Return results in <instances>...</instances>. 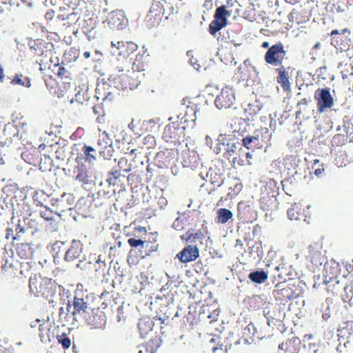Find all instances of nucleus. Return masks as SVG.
<instances>
[{
    "label": "nucleus",
    "instance_id": "1",
    "mask_svg": "<svg viewBox=\"0 0 353 353\" xmlns=\"http://www.w3.org/2000/svg\"><path fill=\"white\" fill-rule=\"evenodd\" d=\"M184 114H179L176 117H170L169 123L164 128L162 139L167 143L174 145H179L185 140L188 131L196 125V114L199 110L196 105L188 106Z\"/></svg>",
    "mask_w": 353,
    "mask_h": 353
},
{
    "label": "nucleus",
    "instance_id": "2",
    "mask_svg": "<svg viewBox=\"0 0 353 353\" xmlns=\"http://www.w3.org/2000/svg\"><path fill=\"white\" fill-rule=\"evenodd\" d=\"M143 77V74L134 70L130 67V62L124 59L121 62L118 61L110 80L117 89L128 91L137 89L141 85Z\"/></svg>",
    "mask_w": 353,
    "mask_h": 353
},
{
    "label": "nucleus",
    "instance_id": "3",
    "mask_svg": "<svg viewBox=\"0 0 353 353\" xmlns=\"http://www.w3.org/2000/svg\"><path fill=\"white\" fill-rule=\"evenodd\" d=\"M29 288L32 294L36 296H42L49 302H53L56 294L57 286L51 279L34 275L29 279Z\"/></svg>",
    "mask_w": 353,
    "mask_h": 353
},
{
    "label": "nucleus",
    "instance_id": "4",
    "mask_svg": "<svg viewBox=\"0 0 353 353\" xmlns=\"http://www.w3.org/2000/svg\"><path fill=\"white\" fill-rule=\"evenodd\" d=\"M72 308L70 312L74 319L77 317H84L89 310V303H88V296L85 295L82 290H76L72 303H68L67 310Z\"/></svg>",
    "mask_w": 353,
    "mask_h": 353
},
{
    "label": "nucleus",
    "instance_id": "5",
    "mask_svg": "<svg viewBox=\"0 0 353 353\" xmlns=\"http://www.w3.org/2000/svg\"><path fill=\"white\" fill-rule=\"evenodd\" d=\"M274 298L280 302H286L299 296V290L295 284L277 283L272 291Z\"/></svg>",
    "mask_w": 353,
    "mask_h": 353
},
{
    "label": "nucleus",
    "instance_id": "6",
    "mask_svg": "<svg viewBox=\"0 0 353 353\" xmlns=\"http://www.w3.org/2000/svg\"><path fill=\"white\" fill-rule=\"evenodd\" d=\"M286 51L284 46L281 42L276 43L268 48L265 54V61L268 64L274 67L283 65V61L285 59Z\"/></svg>",
    "mask_w": 353,
    "mask_h": 353
},
{
    "label": "nucleus",
    "instance_id": "7",
    "mask_svg": "<svg viewBox=\"0 0 353 353\" xmlns=\"http://www.w3.org/2000/svg\"><path fill=\"white\" fill-rule=\"evenodd\" d=\"M317 110L319 113L324 112L331 108L334 103V98L330 94V88H318L314 92Z\"/></svg>",
    "mask_w": 353,
    "mask_h": 353
},
{
    "label": "nucleus",
    "instance_id": "8",
    "mask_svg": "<svg viewBox=\"0 0 353 353\" xmlns=\"http://www.w3.org/2000/svg\"><path fill=\"white\" fill-rule=\"evenodd\" d=\"M236 101L234 90L229 86L224 87L214 100V104L218 109H228L232 108Z\"/></svg>",
    "mask_w": 353,
    "mask_h": 353
},
{
    "label": "nucleus",
    "instance_id": "9",
    "mask_svg": "<svg viewBox=\"0 0 353 353\" xmlns=\"http://www.w3.org/2000/svg\"><path fill=\"white\" fill-rule=\"evenodd\" d=\"M311 15L310 6L304 3L293 8L288 15V19L292 24L300 25L307 22Z\"/></svg>",
    "mask_w": 353,
    "mask_h": 353
},
{
    "label": "nucleus",
    "instance_id": "10",
    "mask_svg": "<svg viewBox=\"0 0 353 353\" xmlns=\"http://www.w3.org/2000/svg\"><path fill=\"white\" fill-rule=\"evenodd\" d=\"M45 42L42 39H35L30 42V49L35 57H39L37 60L41 65L48 63L52 52L50 50H45Z\"/></svg>",
    "mask_w": 353,
    "mask_h": 353
},
{
    "label": "nucleus",
    "instance_id": "11",
    "mask_svg": "<svg viewBox=\"0 0 353 353\" xmlns=\"http://www.w3.org/2000/svg\"><path fill=\"white\" fill-rule=\"evenodd\" d=\"M111 47L114 54L121 56L125 59L138 48L137 44L134 42L119 41L117 39L111 41Z\"/></svg>",
    "mask_w": 353,
    "mask_h": 353
},
{
    "label": "nucleus",
    "instance_id": "12",
    "mask_svg": "<svg viewBox=\"0 0 353 353\" xmlns=\"http://www.w3.org/2000/svg\"><path fill=\"white\" fill-rule=\"evenodd\" d=\"M237 218L243 223H252L257 219V212L252 204L241 201L237 205Z\"/></svg>",
    "mask_w": 353,
    "mask_h": 353
},
{
    "label": "nucleus",
    "instance_id": "13",
    "mask_svg": "<svg viewBox=\"0 0 353 353\" xmlns=\"http://www.w3.org/2000/svg\"><path fill=\"white\" fill-rule=\"evenodd\" d=\"M88 325L94 329H102L106 323L105 313L99 308L92 310L90 314H87L83 317Z\"/></svg>",
    "mask_w": 353,
    "mask_h": 353
},
{
    "label": "nucleus",
    "instance_id": "14",
    "mask_svg": "<svg viewBox=\"0 0 353 353\" xmlns=\"http://www.w3.org/2000/svg\"><path fill=\"white\" fill-rule=\"evenodd\" d=\"M112 143V140L105 131L99 134L97 140V145L99 148V152L105 159H110L113 155Z\"/></svg>",
    "mask_w": 353,
    "mask_h": 353
},
{
    "label": "nucleus",
    "instance_id": "15",
    "mask_svg": "<svg viewBox=\"0 0 353 353\" xmlns=\"http://www.w3.org/2000/svg\"><path fill=\"white\" fill-rule=\"evenodd\" d=\"M207 231L204 230H194L189 229L185 234L181 236V239L188 245H196L199 248L200 245H203V240L207 234Z\"/></svg>",
    "mask_w": 353,
    "mask_h": 353
},
{
    "label": "nucleus",
    "instance_id": "16",
    "mask_svg": "<svg viewBox=\"0 0 353 353\" xmlns=\"http://www.w3.org/2000/svg\"><path fill=\"white\" fill-rule=\"evenodd\" d=\"M19 261L12 257L6 259L5 263L1 265V273L6 279H12L18 276L21 271Z\"/></svg>",
    "mask_w": 353,
    "mask_h": 353
},
{
    "label": "nucleus",
    "instance_id": "17",
    "mask_svg": "<svg viewBox=\"0 0 353 353\" xmlns=\"http://www.w3.org/2000/svg\"><path fill=\"white\" fill-rule=\"evenodd\" d=\"M350 34V31L347 28H344L339 32L338 30H333L331 33V44L336 49L341 51L348 48V43L347 37H344L343 34Z\"/></svg>",
    "mask_w": 353,
    "mask_h": 353
},
{
    "label": "nucleus",
    "instance_id": "18",
    "mask_svg": "<svg viewBox=\"0 0 353 353\" xmlns=\"http://www.w3.org/2000/svg\"><path fill=\"white\" fill-rule=\"evenodd\" d=\"M199 256V248L196 245H187L176 254L177 259L183 263L195 261Z\"/></svg>",
    "mask_w": 353,
    "mask_h": 353
},
{
    "label": "nucleus",
    "instance_id": "19",
    "mask_svg": "<svg viewBox=\"0 0 353 353\" xmlns=\"http://www.w3.org/2000/svg\"><path fill=\"white\" fill-rule=\"evenodd\" d=\"M341 265L334 259L327 261L324 265L323 276L325 279H339L341 275Z\"/></svg>",
    "mask_w": 353,
    "mask_h": 353
},
{
    "label": "nucleus",
    "instance_id": "20",
    "mask_svg": "<svg viewBox=\"0 0 353 353\" xmlns=\"http://www.w3.org/2000/svg\"><path fill=\"white\" fill-rule=\"evenodd\" d=\"M75 198L72 194L63 193L61 198L56 200L55 206L59 212H65L72 209Z\"/></svg>",
    "mask_w": 353,
    "mask_h": 353
},
{
    "label": "nucleus",
    "instance_id": "21",
    "mask_svg": "<svg viewBox=\"0 0 353 353\" xmlns=\"http://www.w3.org/2000/svg\"><path fill=\"white\" fill-rule=\"evenodd\" d=\"M301 345V341L299 338L293 336L280 343L279 349L284 351L285 353H299Z\"/></svg>",
    "mask_w": 353,
    "mask_h": 353
},
{
    "label": "nucleus",
    "instance_id": "22",
    "mask_svg": "<svg viewBox=\"0 0 353 353\" xmlns=\"http://www.w3.org/2000/svg\"><path fill=\"white\" fill-rule=\"evenodd\" d=\"M288 216L290 220L306 221L305 210L303 205L299 203H294L288 210Z\"/></svg>",
    "mask_w": 353,
    "mask_h": 353
},
{
    "label": "nucleus",
    "instance_id": "23",
    "mask_svg": "<svg viewBox=\"0 0 353 353\" xmlns=\"http://www.w3.org/2000/svg\"><path fill=\"white\" fill-rule=\"evenodd\" d=\"M82 253V244L79 241L73 240L70 248L67 250L65 259L72 262L79 259Z\"/></svg>",
    "mask_w": 353,
    "mask_h": 353
},
{
    "label": "nucleus",
    "instance_id": "24",
    "mask_svg": "<svg viewBox=\"0 0 353 353\" xmlns=\"http://www.w3.org/2000/svg\"><path fill=\"white\" fill-rule=\"evenodd\" d=\"M75 174L74 179L82 184H88L90 183V176L88 169L83 164H79L74 169Z\"/></svg>",
    "mask_w": 353,
    "mask_h": 353
},
{
    "label": "nucleus",
    "instance_id": "25",
    "mask_svg": "<svg viewBox=\"0 0 353 353\" xmlns=\"http://www.w3.org/2000/svg\"><path fill=\"white\" fill-rule=\"evenodd\" d=\"M127 19L123 13L120 12H112L108 19V23L113 28L123 29L125 26Z\"/></svg>",
    "mask_w": 353,
    "mask_h": 353
},
{
    "label": "nucleus",
    "instance_id": "26",
    "mask_svg": "<svg viewBox=\"0 0 353 353\" xmlns=\"http://www.w3.org/2000/svg\"><path fill=\"white\" fill-rule=\"evenodd\" d=\"M323 283L325 285V289L327 293L332 295L337 294L340 290L343 288L344 285L339 279H324Z\"/></svg>",
    "mask_w": 353,
    "mask_h": 353
},
{
    "label": "nucleus",
    "instance_id": "27",
    "mask_svg": "<svg viewBox=\"0 0 353 353\" xmlns=\"http://www.w3.org/2000/svg\"><path fill=\"white\" fill-rule=\"evenodd\" d=\"M276 72L278 73L276 77L277 83H279L285 90H288L290 87V83L288 72L286 71L285 67L283 65L278 67L276 68Z\"/></svg>",
    "mask_w": 353,
    "mask_h": 353
},
{
    "label": "nucleus",
    "instance_id": "28",
    "mask_svg": "<svg viewBox=\"0 0 353 353\" xmlns=\"http://www.w3.org/2000/svg\"><path fill=\"white\" fill-rule=\"evenodd\" d=\"M346 8V4L342 0H330L325 6L327 11L334 14L344 12Z\"/></svg>",
    "mask_w": 353,
    "mask_h": 353
},
{
    "label": "nucleus",
    "instance_id": "29",
    "mask_svg": "<svg viewBox=\"0 0 353 353\" xmlns=\"http://www.w3.org/2000/svg\"><path fill=\"white\" fill-rule=\"evenodd\" d=\"M16 252L17 255L21 259H30L33 255V248L29 243H19L16 247Z\"/></svg>",
    "mask_w": 353,
    "mask_h": 353
},
{
    "label": "nucleus",
    "instance_id": "30",
    "mask_svg": "<svg viewBox=\"0 0 353 353\" xmlns=\"http://www.w3.org/2000/svg\"><path fill=\"white\" fill-rule=\"evenodd\" d=\"M44 81L50 92L58 96L61 95L60 82L57 78L54 79L51 75L46 76Z\"/></svg>",
    "mask_w": 353,
    "mask_h": 353
},
{
    "label": "nucleus",
    "instance_id": "31",
    "mask_svg": "<svg viewBox=\"0 0 353 353\" xmlns=\"http://www.w3.org/2000/svg\"><path fill=\"white\" fill-rule=\"evenodd\" d=\"M307 260L310 261L313 266L318 267L323 263V256L321 252L319 250H316L311 246L309 248V254L307 256Z\"/></svg>",
    "mask_w": 353,
    "mask_h": 353
},
{
    "label": "nucleus",
    "instance_id": "32",
    "mask_svg": "<svg viewBox=\"0 0 353 353\" xmlns=\"http://www.w3.org/2000/svg\"><path fill=\"white\" fill-rule=\"evenodd\" d=\"M242 144L248 150L259 146L261 145L259 134L246 136L242 139Z\"/></svg>",
    "mask_w": 353,
    "mask_h": 353
},
{
    "label": "nucleus",
    "instance_id": "33",
    "mask_svg": "<svg viewBox=\"0 0 353 353\" xmlns=\"http://www.w3.org/2000/svg\"><path fill=\"white\" fill-rule=\"evenodd\" d=\"M198 164V157L193 152H187L183 154V165L184 167L194 168Z\"/></svg>",
    "mask_w": 353,
    "mask_h": 353
},
{
    "label": "nucleus",
    "instance_id": "34",
    "mask_svg": "<svg viewBox=\"0 0 353 353\" xmlns=\"http://www.w3.org/2000/svg\"><path fill=\"white\" fill-rule=\"evenodd\" d=\"M50 323L49 321H43L39 326V337L41 341H50Z\"/></svg>",
    "mask_w": 353,
    "mask_h": 353
},
{
    "label": "nucleus",
    "instance_id": "35",
    "mask_svg": "<svg viewBox=\"0 0 353 353\" xmlns=\"http://www.w3.org/2000/svg\"><path fill=\"white\" fill-rule=\"evenodd\" d=\"M232 212L226 208H220L217 211L216 222L224 224L232 218Z\"/></svg>",
    "mask_w": 353,
    "mask_h": 353
},
{
    "label": "nucleus",
    "instance_id": "36",
    "mask_svg": "<svg viewBox=\"0 0 353 353\" xmlns=\"http://www.w3.org/2000/svg\"><path fill=\"white\" fill-rule=\"evenodd\" d=\"M10 83L13 85H20L26 88H30L31 86L30 78L23 75L22 74H16L11 80Z\"/></svg>",
    "mask_w": 353,
    "mask_h": 353
},
{
    "label": "nucleus",
    "instance_id": "37",
    "mask_svg": "<svg viewBox=\"0 0 353 353\" xmlns=\"http://www.w3.org/2000/svg\"><path fill=\"white\" fill-rule=\"evenodd\" d=\"M248 278L256 283H263L268 279V274L263 270L250 272Z\"/></svg>",
    "mask_w": 353,
    "mask_h": 353
},
{
    "label": "nucleus",
    "instance_id": "38",
    "mask_svg": "<svg viewBox=\"0 0 353 353\" xmlns=\"http://www.w3.org/2000/svg\"><path fill=\"white\" fill-rule=\"evenodd\" d=\"M82 152L86 162L92 163L96 160L97 152L92 147L85 145L82 148Z\"/></svg>",
    "mask_w": 353,
    "mask_h": 353
},
{
    "label": "nucleus",
    "instance_id": "39",
    "mask_svg": "<svg viewBox=\"0 0 353 353\" xmlns=\"http://www.w3.org/2000/svg\"><path fill=\"white\" fill-rule=\"evenodd\" d=\"M161 345V340L160 337L159 336H155L146 343V351L150 353H156Z\"/></svg>",
    "mask_w": 353,
    "mask_h": 353
},
{
    "label": "nucleus",
    "instance_id": "40",
    "mask_svg": "<svg viewBox=\"0 0 353 353\" xmlns=\"http://www.w3.org/2000/svg\"><path fill=\"white\" fill-rule=\"evenodd\" d=\"M96 93L97 95V99H101L104 102H111L115 100L116 94L112 92H105L104 90L101 91V88L98 86L96 88Z\"/></svg>",
    "mask_w": 353,
    "mask_h": 353
},
{
    "label": "nucleus",
    "instance_id": "41",
    "mask_svg": "<svg viewBox=\"0 0 353 353\" xmlns=\"http://www.w3.org/2000/svg\"><path fill=\"white\" fill-rule=\"evenodd\" d=\"M260 110L261 107L256 102L254 103H249L248 107L245 109L246 119L248 121L253 120L254 117L259 112Z\"/></svg>",
    "mask_w": 353,
    "mask_h": 353
},
{
    "label": "nucleus",
    "instance_id": "42",
    "mask_svg": "<svg viewBox=\"0 0 353 353\" xmlns=\"http://www.w3.org/2000/svg\"><path fill=\"white\" fill-rule=\"evenodd\" d=\"M121 176V174L119 170L112 169L108 173L106 182L109 185H117L119 184V179Z\"/></svg>",
    "mask_w": 353,
    "mask_h": 353
},
{
    "label": "nucleus",
    "instance_id": "43",
    "mask_svg": "<svg viewBox=\"0 0 353 353\" xmlns=\"http://www.w3.org/2000/svg\"><path fill=\"white\" fill-rule=\"evenodd\" d=\"M138 327L141 334H145L148 332L152 331L153 323L148 318H143L140 319Z\"/></svg>",
    "mask_w": 353,
    "mask_h": 353
},
{
    "label": "nucleus",
    "instance_id": "44",
    "mask_svg": "<svg viewBox=\"0 0 353 353\" xmlns=\"http://www.w3.org/2000/svg\"><path fill=\"white\" fill-rule=\"evenodd\" d=\"M334 161L338 167H343L347 165L350 161L345 151H339L335 156Z\"/></svg>",
    "mask_w": 353,
    "mask_h": 353
},
{
    "label": "nucleus",
    "instance_id": "45",
    "mask_svg": "<svg viewBox=\"0 0 353 353\" xmlns=\"http://www.w3.org/2000/svg\"><path fill=\"white\" fill-rule=\"evenodd\" d=\"M226 26L224 23V19L219 21L214 18L209 25V32L212 35H215L216 33Z\"/></svg>",
    "mask_w": 353,
    "mask_h": 353
},
{
    "label": "nucleus",
    "instance_id": "46",
    "mask_svg": "<svg viewBox=\"0 0 353 353\" xmlns=\"http://www.w3.org/2000/svg\"><path fill=\"white\" fill-rule=\"evenodd\" d=\"M230 12L225 9V6H221L216 8L214 18L219 21L224 19V23L227 24V17L230 16Z\"/></svg>",
    "mask_w": 353,
    "mask_h": 353
},
{
    "label": "nucleus",
    "instance_id": "47",
    "mask_svg": "<svg viewBox=\"0 0 353 353\" xmlns=\"http://www.w3.org/2000/svg\"><path fill=\"white\" fill-rule=\"evenodd\" d=\"M243 185L242 183L239 181H234L231 184L229 188V191L228 192V196L230 199H232L237 196L241 191L242 190Z\"/></svg>",
    "mask_w": 353,
    "mask_h": 353
},
{
    "label": "nucleus",
    "instance_id": "48",
    "mask_svg": "<svg viewBox=\"0 0 353 353\" xmlns=\"http://www.w3.org/2000/svg\"><path fill=\"white\" fill-rule=\"evenodd\" d=\"M254 134H259L261 143L262 142L268 143H270V141L271 134L270 133V131L267 128L256 130L254 132Z\"/></svg>",
    "mask_w": 353,
    "mask_h": 353
},
{
    "label": "nucleus",
    "instance_id": "49",
    "mask_svg": "<svg viewBox=\"0 0 353 353\" xmlns=\"http://www.w3.org/2000/svg\"><path fill=\"white\" fill-rule=\"evenodd\" d=\"M59 81L60 82L61 95H63L64 92L71 86L72 78L70 77V74H67L64 77L59 79Z\"/></svg>",
    "mask_w": 353,
    "mask_h": 353
},
{
    "label": "nucleus",
    "instance_id": "50",
    "mask_svg": "<svg viewBox=\"0 0 353 353\" xmlns=\"http://www.w3.org/2000/svg\"><path fill=\"white\" fill-rule=\"evenodd\" d=\"M53 67L54 68L52 70L57 75L58 79L64 77V76H66L67 74H70V73L64 68L63 64H54Z\"/></svg>",
    "mask_w": 353,
    "mask_h": 353
},
{
    "label": "nucleus",
    "instance_id": "51",
    "mask_svg": "<svg viewBox=\"0 0 353 353\" xmlns=\"http://www.w3.org/2000/svg\"><path fill=\"white\" fill-rule=\"evenodd\" d=\"M276 199L274 195H272L271 197L263 196L260 200V203L264 210H268L270 207L274 205L276 203Z\"/></svg>",
    "mask_w": 353,
    "mask_h": 353
},
{
    "label": "nucleus",
    "instance_id": "52",
    "mask_svg": "<svg viewBox=\"0 0 353 353\" xmlns=\"http://www.w3.org/2000/svg\"><path fill=\"white\" fill-rule=\"evenodd\" d=\"M343 300L345 303L353 304V286L346 285L344 287V294L343 295Z\"/></svg>",
    "mask_w": 353,
    "mask_h": 353
},
{
    "label": "nucleus",
    "instance_id": "53",
    "mask_svg": "<svg viewBox=\"0 0 353 353\" xmlns=\"http://www.w3.org/2000/svg\"><path fill=\"white\" fill-rule=\"evenodd\" d=\"M117 165L120 172H129L132 169V165L128 162L125 157H121L119 159Z\"/></svg>",
    "mask_w": 353,
    "mask_h": 353
},
{
    "label": "nucleus",
    "instance_id": "54",
    "mask_svg": "<svg viewBox=\"0 0 353 353\" xmlns=\"http://www.w3.org/2000/svg\"><path fill=\"white\" fill-rule=\"evenodd\" d=\"M245 151L241 147L238 149L236 156L232 157V163L234 165H243L244 160L243 159V156H245Z\"/></svg>",
    "mask_w": 353,
    "mask_h": 353
},
{
    "label": "nucleus",
    "instance_id": "55",
    "mask_svg": "<svg viewBox=\"0 0 353 353\" xmlns=\"http://www.w3.org/2000/svg\"><path fill=\"white\" fill-rule=\"evenodd\" d=\"M57 339V341L62 345L63 348L68 349L70 347L71 340L67 336L66 334L63 333L61 335H58Z\"/></svg>",
    "mask_w": 353,
    "mask_h": 353
},
{
    "label": "nucleus",
    "instance_id": "56",
    "mask_svg": "<svg viewBox=\"0 0 353 353\" xmlns=\"http://www.w3.org/2000/svg\"><path fill=\"white\" fill-rule=\"evenodd\" d=\"M275 270L277 271V276L281 279H285V277L289 275L288 269L285 268L284 264H280L275 268Z\"/></svg>",
    "mask_w": 353,
    "mask_h": 353
},
{
    "label": "nucleus",
    "instance_id": "57",
    "mask_svg": "<svg viewBox=\"0 0 353 353\" xmlns=\"http://www.w3.org/2000/svg\"><path fill=\"white\" fill-rule=\"evenodd\" d=\"M341 77L343 79H347L353 75V65L345 64L343 70H341Z\"/></svg>",
    "mask_w": 353,
    "mask_h": 353
},
{
    "label": "nucleus",
    "instance_id": "58",
    "mask_svg": "<svg viewBox=\"0 0 353 353\" xmlns=\"http://www.w3.org/2000/svg\"><path fill=\"white\" fill-rule=\"evenodd\" d=\"M347 140V135L341 134H335L333 137L332 141L339 145H343L345 143V142Z\"/></svg>",
    "mask_w": 353,
    "mask_h": 353
},
{
    "label": "nucleus",
    "instance_id": "59",
    "mask_svg": "<svg viewBox=\"0 0 353 353\" xmlns=\"http://www.w3.org/2000/svg\"><path fill=\"white\" fill-rule=\"evenodd\" d=\"M128 243L132 248H137V247L143 248L145 242L141 239L130 238L128 240Z\"/></svg>",
    "mask_w": 353,
    "mask_h": 353
},
{
    "label": "nucleus",
    "instance_id": "60",
    "mask_svg": "<svg viewBox=\"0 0 353 353\" xmlns=\"http://www.w3.org/2000/svg\"><path fill=\"white\" fill-rule=\"evenodd\" d=\"M185 219L184 216H179L173 223V227L176 230H181L184 228V225L182 224Z\"/></svg>",
    "mask_w": 353,
    "mask_h": 353
},
{
    "label": "nucleus",
    "instance_id": "61",
    "mask_svg": "<svg viewBox=\"0 0 353 353\" xmlns=\"http://www.w3.org/2000/svg\"><path fill=\"white\" fill-rule=\"evenodd\" d=\"M237 150V147L235 143H232L231 145L228 144L227 154L229 155L228 159H232V157L236 156Z\"/></svg>",
    "mask_w": 353,
    "mask_h": 353
},
{
    "label": "nucleus",
    "instance_id": "62",
    "mask_svg": "<svg viewBox=\"0 0 353 353\" xmlns=\"http://www.w3.org/2000/svg\"><path fill=\"white\" fill-rule=\"evenodd\" d=\"M219 342H220V337L217 336L212 338L210 340V343H211V344H216L217 343L216 346L212 347V350L213 352H215L217 350H223V345L219 344Z\"/></svg>",
    "mask_w": 353,
    "mask_h": 353
},
{
    "label": "nucleus",
    "instance_id": "63",
    "mask_svg": "<svg viewBox=\"0 0 353 353\" xmlns=\"http://www.w3.org/2000/svg\"><path fill=\"white\" fill-rule=\"evenodd\" d=\"M150 143L148 148H153L156 145V141L152 135H148L144 138V144Z\"/></svg>",
    "mask_w": 353,
    "mask_h": 353
},
{
    "label": "nucleus",
    "instance_id": "64",
    "mask_svg": "<svg viewBox=\"0 0 353 353\" xmlns=\"http://www.w3.org/2000/svg\"><path fill=\"white\" fill-rule=\"evenodd\" d=\"M218 316L219 312L216 310H214L208 316V318L210 319V323H212L214 321H216Z\"/></svg>",
    "mask_w": 353,
    "mask_h": 353
}]
</instances>
